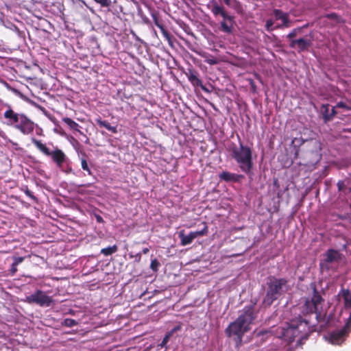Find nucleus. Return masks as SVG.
Listing matches in <instances>:
<instances>
[{"instance_id":"nucleus-1","label":"nucleus","mask_w":351,"mask_h":351,"mask_svg":"<svg viewBox=\"0 0 351 351\" xmlns=\"http://www.w3.org/2000/svg\"><path fill=\"white\" fill-rule=\"evenodd\" d=\"M258 314L255 304L244 306L235 321L226 328V335L229 337L235 336L237 341H241L243 336L250 330V326L258 317Z\"/></svg>"},{"instance_id":"nucleus-2","label":"nucleus","mask_w":351,"mask_h":351,"mask_svg":"<svg viewBox=\"0 0 351 351\" xmlns=\"http://www.w3.org/2000/svg\"><path fill=\"white\" fill-rule=\"evenodd\" d=\"M313 289L312 295L310 298H306L304 305V311L306 313H315L316 319L318 322H323L321 327H326L329 325L330 316L326 317V311L323 308L324 299L321 293L317 291L316 285L314 283L311 285Z\"/></svg>"},{"instance_id":"nucleus-3","label":"nucleus","mask_w":351,"mask_h":351,"mask_svg":"<svg viewBox=\"0 0 351 351\" xmlns=\"http://www.w3.org/2000/svg\"><path fill=\"white\" fill-rule=\"evenodd\" d=\"M310 332L308 322L301 317L291 320L286 327L282 328V337L289 342H293L295 337L307 339Z\"/></svg>"},{"instance_id":"nucleus-4","label":"nucleus","mask_w":351,"mask_h":351,"mask_svg":"<svg viewBox=\"0 0 351 351\" xmlns=\"http://www.w3.org/2000/svg\"><path fill=\"white\" fill-rule=\"evenodd\" d=\"M231 152L232 158L237 162L241 171L251 174L253 167L252 148L239 141V147L234 145Z\"/></svg>"},{"instance_id":"nucleus-5","label":"nucleus","mask_w":351,"mask_h":351,"mask_svg":"<svg viewBox=\"0 0 351 351\" xmlns=\"http://www.w3.org/2000/svg\"><path fill=\"white\" fill-rule=\"evenodd\" d=\"M287 282L288 281L285 278H269L267 283V289L263 299V304L267 306H271L281 295L283 288Z\"/></svg>"},{"instance_id":"nucleus-6","label":"nucleus","mask_w":351,"mask_h":351,"mask_svg":"<svg viewBox=\"0 0 351 351\" xmlns=\"http://www.w3.org/2000/svg\"><path fill=\"white\" fill-rule=\"evenodd\" d=\"M25 301L30 304H36L40 306H49L53 302L52 298L40 290H37L35 293L27 296Z\"/></svg>"},{"instance_id":"nucleus-7","label":"nucleus","mask_w":351,"mask_h":351,"mask_svg":"<svg viewBox=\"0 0 351 351\" xmlns=\"http://www.w3.org/2000/svg\"><path fill=\"white\" fill-rule=\"evenodd\" d=\"M348 334L346 327L340 330H336L332 332L329 336V341L335 345H339L345 340V337Z\"/></svg>"},{"instance_id":"nucleus-8","label":"nucleus","mask_w":351,"mask_h":351,"mask_svg":"<svg viewBox=\"0 0 351 351\" xmlns=\"http://www.w3.org/2000/svg\"><path fill=\"white\" fill-rule=\"evenodd\" d=\"M189 81L194 86L200 87L203 90L208 92V89L203 85L202 81L199 78L198 72L194 69H189L186 73Z\"/></svg>"},{"instance_id":"nucleus-9","label":"nucleus","mask_w":351,"mask_h":351,"mask_svg":"<svg viewBox=\"0 0 351 351\" xmlns=\"http://www.w3.org/2000/svg\"><path fill=\"white\" fill-rule=\"evenodd\" d=\"M49 156H51L52 160L59 167L62 166L66 159V156L63 151L58 147H56L53 151L51 152V154Z\"/></svg>"},{"instance_id":"nucleus-10","label":"nucleus","mask_w":351,"mask_h":351,"mask_svg":"<svg viewBox=\"0 0 351 351\" xmlns=\"http://www.w3.org/2000/svg\"><path fill=\"white\" fill-rule=\"evenodd\" d=\"M152 16L154 21V24L160 29V32L165 38L169 42L171 40V34L165 29L162 21L159 19L158 14L152 13Z\"/></svg>"},{"instance_id":"nucleus-11","label":"nucleus","mask_w":351,"mask_h":351,"mask_svg":"<svg viewBox=\"0 0 351 351\" xmlns=\"http://www.w3.org/2000/svg\"><path fill=\"white\" fill-rule=\"evenodd\" d=\"M219 178L221 180L226 182H239L244 178V176L242 174L230 173L229 171H223L219 174Z\"/></svg>"},{"instance_id":"nucleus-12","label":"nucleus","mask_w":351,"mask_h":351,"mask_svg":"<svg viewBox=\"0 0 351 351\" xmlns=\"http://www.w3.org/2000/svg\"><path fill=\"white\" fill-rule=\"evenodd\" d=\"M312 45V41L305 38H300L297 39L296 50L300 53L305 51H308V48Z\"/></svg>"},{"instance_id":"nucleus-13","label":"nucleus","mask_w":351,"mask_h":351,"mask_svg":"<svg viewBox=\"0 0 351 351\" xmlns=\"http://www.w3.org/2000/svg\"><path fill=\"white\" fill-rule=\"evenodd\" d=\"M179 238L180 239V243L183 246L191 244L195 239L193 232L186 235L183 230L179 232Z\"/></svg>"},{"instance_id":"nucleus-14","label":"nucleus","mask_w":351,"mask_h":351,"mask_svg":"<svg viewBox=\"0 0 351 351\" xmlns=\"http://www.w3.org/2000/svg\"><path fill=\"white\" fill-rule=\"evenodd\" d=\"M95 122L100 128H104L113 134H117L118 132L117 126L111 125L109 122L106 120H102L101 118L96 119Z\"/></svg>"},{"instance_id":"nucleus-15","label":"nucleus","mask_w":351,"mask_h":351,"mask_svg":"<svg viewBox=\"0 0 351 351\" xmlns=\"http://www.w3.org/2000/svg\"><path fill=\"white\" fill-rule=\"evenodd\" d=\"M340 258V254L338 251L332 249L328 250L326 253V259L325 261L326 263H332L333 261H336L339 260Z\"/></svg>"},{"instance_id":"nucleus-16","label":"nucleus","mask_w":351,"mask_h":351,"mask_svg":"<svg viewBox=\"0 0 351 351\" xmlns=\"http://www.w3.org/2000/svg\"><path fill=\"white\" fill-rule=\"evenodd\" d=\"M233 21H229V20H223L220 23V28L221 30L225 33L230 34L232 32L233 29Z\"/></svg>"},{"instance_id":"nucleus-17","label":"nucleus","mask_w":351,"mask_h":351,"mask_svg":"<svg viewBox=\"0 0 351 351\" xmlns=\"http://www.w3.org/2000/svg\"><path fill=\"white\" fill-rule=\"evenodd\" d=\"M339 295L343 299L344 306L346 308H351V293L348 289H342L339 293Z\"/></svg>"},{"instance_id":"nucleus-18","label":"nucleus","mask_w":351,"mask_h":351,"mask_svg":"<svg viewBox=\"0 0 351 351\" xmlns=\"http://www.w3.org/2000/svg\"><path fill=\"white\" fill-rule=\"evenodd\" d=\"M32 141L36 147L45 155L49 156L51 154V150L46 146L45 144L35 138H32Z\"/></svg>"},{"instance_id":"nucleus-19","label":"nucleus","mask_w":351,"mask_h":351,"mask_svg":"<svg viewBox=\"0 0 351 351\" xmlns=\"http://www.w3.org/2000/svg\"><path fill=\"white\" fill-rule=\"evenodd\" d=\"M62 121L64 123H66L70 128V129L80 132V125L77 123H76L75 121H74L73 119H71V118L64 117V118H62Z\"/></svg>"},{"instance_id":"nucleus-20","label":"nucleus","mask_w":351,"mask_h":351,"mask_svg":"<svg viewBox=\"0 0 351 351\" xmlns=\"http://www.w3.org/2000/svg\"><path fill=\"white\" fill-rule=\"evenodd\" d=\"M34 128V123L31 122L25 116H23V134L32 132Z\"/></svg>"},{"instance_id":"nucleus-21","label":"nucleus","mask_w":351,"mask_h":351,"mask_svg":"<svg viewBox=\"0 0 351 351\" xmlns=\"http://www.w3.org/2000/svg\"><path fill=\"white\" fill-rule=\"evenodd\" d=\"M118 250L117 245H114L112 246H108L107 247L103 248L101 250V253L104 256H110L114 253H115Z\"/></svg>"},{"instance_id":"nucleus-22","label":"nucleus","mask_w":351,"mask_h":351,"mask_svg":"<svg viewBox=\"0 0 351 351\" xmlns=\"http://www.w3.org/2000/svg\"><path fill=\"white\" fill-rule=\"evenodd\" d=\"M81 167H82V169L86 171L88 175L89 176H93V171H91V169H90L89 167V165H88V161L86 159L85 157H82L81 159Z\"/></svg>"},{"instance_id":"nucleus-23","label":"nucleus","mask_w":351,"mask_h":351,"mask_svg":"<svg viewBox=\"0 0 351 351\" xmlns=\"http://www.w3.org/2000/svg\"><path fill=\"white\" fill-rule=\"evenodd\" d=\"M307 25L303 26V27H296V28H294L293 29L291 30V32H290L287 36V38L288 39H292V38H294L295 37H296L299 34L301 33L302 32V29L306 27Z\"/></svg>"},{"instance_id":"nucleus-24","label":"nucleus","mask_w":351,"mask_h":351,"mask_svg":"<svg viewBox=\"0 0 351 351\" xmlns=\"http://www.w3.org/2000/svg\"><path fill=\"white\" fill-rule=\"evenodd\" d=\"M322 113L323 115V119L325 123H327L330 121V120H328V117H330V113H329V104H323L322 106Z\"/></svg>"},{"instance_id":"nucleus-25","label":"nucleus","mask_w":351,"mask_h":351,"mask_svg":"<svg viewBox=\"0 0 351 351\" xmlns=\"http://www.w3.org/2000/svg\"><path fill=\"white\" fill-rule=\"evenodd\" d=\"M4 117L7 119H12L13 122L14 123H16L19 121L18 114L14 113V112L12 110H8L5 111Z\"/></svg>"},{"instance_id":"nucleus-26","label":"nucleus","mask_w":351,"mask_h":351,"mask_svg":"<svg viewBox=\"0 0 351 351\" xmlns=\"http://www.w3.org/2000/svg\"><path fill=\"white\" fill-rule=\"evenodd\" d=\"M337 188H338V190L339 191H342L344 193L347 194L350 192H351V189L350 188H348L344 182L342 181V180H339L337 184Z\"/></svg>"},{"instance_id":"nucleus-27","label":"nucleus","mask_w":351,"mask_h":351,"mask_svg":"<svg viewBox=\"0 0 351 351\" xmlns=\"http://www.w3.org/2000/svg\"><path fill=\"white\" fill-rule=\"evenodd\" d=\"M282 24L277 25L275 28L276 29H283L289 27L291 26V22L289 18V15L285 17L284 20L282 21Z\"/></svg>"},{"instance_id":"nucleus-28","label":"nucleus","mask_w":351,"mask_h":351,"mask_svg":"<svg viewBox=\"0 0 351 351\" xmlns=\"http://www.w3.org/2000/svg\"><path fill=\"white\" fill-rule=\"evenodd\" d=\"M204 227L202 230H199V231L193 232V234H194L195 238H196L197 237L205 236L208 234V226H206L205 222L204 223Z\"/></svg>"},{"instance_id":"nucleus-29","label":"nucleus","mask_w":351,"mask_h":351,"mask_svg":"<svg viewBox=\"0 0 351 351\" xmlns=\"http://www.w3.org/2000/svg\"><path fill=\"white\" fill-rule=\"evenodd\" d=\"M202 56L205 58V62L210 65H215L218 63L217 59L210 55Z\"/></svg>"},{"instance_id":"nucleus-30","label":"nucleus","mask_w":351,"mask_h":351,"mask_svg":"<svg viewBox=\"0 0 351 351\" xmlns=\"http://www.w3.org/2000/svg\"><path fill=\"white\" fill-rule=\"evenodd\" d=\"M64 326L67 327H73L77 324V322L75 319L71 318H66L62 324Z\"/></svg>"},{"instance_id":"nucleus-31","label":"nucleus","mask_w":351,"mask_h":351,"mask_svg":"<svg viewBox=\"0 0 351 351\" xmlns=\"http://www.w3.org/2000/svg\"><path fill=\"white\" fill-rule=\"evenodd\" d=\"M273 185L274 187H276L277 189V190H278L277 196H278V197L280 198L282 196V191L280 189V183H279L278 178H274Z\"/></svg>"},{"instance_id":"nucleus-32","label":"nucleus","mask_w":351,"mask_h":351,"mask_svg":"<svg viewBox=\"0 0 351 351\" xmlns=\"http://www.w3.org/2000/svg\"><path fill=\"white\" fill-rule=\"evenodd\" d=\"M223 9V8L222 6H220V5H218L216 4L213 6L211 11L215 16H217V15H220Z\"/></svg>"},{"instance_id":"nucleus-33","label":"nucleus","mask_w":351,"mask_h":351,"mask_svg":"<svg viewBox=\"0 0 351 351\" xmlns=\"http://www.w3.org/2000/svg\"><path fill=\"white\" fill-rule=\"evenodd\" d=\"M94 1L103 8H108L111 5V0H94Z\"/></svg>"},{"instance_id":"nucleus-34","label":"nucleus","mask_w":351,"mask_h":351,"mask_svg":"<svg viewBox=\"0 0 351 351\" xmlns=\"http://www.w3.org/2000/svg\"><path fill=\"white\" fill-rule=\"evenodd\" d=\"M159 266H160V263L158 262V261L157 259L155 258L151 261L150 268L153 271H157Z\"/></svg>"},{"instance_id":"nucleus-35","label":"nucleus","mask_w":351,"mask_h":351,"mask_svg":"<svg viewBox=\"0 0 351 351\" xmlns=\"http://www.w3.org/2000/svg\"><path fill=\"white\" fill-rule=\"evenodd\" d=\"M22 261V257H19L15 259V261L12 265L11 271L12 274L15 273L16 271V265H19Z\"/></svg>"},{"instance_id":"nucleus-36","label":"nucleus","mask_w":351,"mask_h":351,"mask_svg":"<svg viewBox=\"0 0 351 351\" xmlns=\"http://www.w3.org/2000/svg\"><path fill=\"white\" fill-rule=\"evenodd\" d=\"M273 25H274V21L271 19L267 20L266 23H265V28H266L267 31L271 32L272 30H274ZM274 29H276V28L274 27Z\"/></svg>"},{"instance_id":"nucleus-37","label":"nucleus","mask_w":351,"mask_h":351,"mask_svg":"<svg viewBox=\"0 0 351 351\" xmlns=\"http://www.w3.org/2000/svg\"><path fill=\"white\" fill-rule=\"evenodd\" d=\"M285 12L279 9H274V14L276 20H280V17L285 14Z\"/></svg>"},{"instance_id":"nucleus-38","label":"nucleus","mask_w":351,"mask_h":351,"mask_svg":"<svg viewBox=\"0 0 351 351\" xmlns=\"http://www.w3.org/2000/svg\"><path fill=\"white\" fill-rule=\"evenodd\" d=\"M25 193L26 195L28 196L34 203H36L38 202L37 198L33 195V193L27 188L25 190Z\"/></svg>"},{"instance_id":"nucleus-39","label":"nucleus","mask_w":351,"mask_h":351,"mask_svg":"<svg viewBox=\"0 0 351 351\" xmlns=\"http://www.w3.org/2000/svg\"><path fill=\"white\" fill-rule=\"evenodd\" d=\"M336 108H344V109H346L347 110H351V106H348L346 104H345L343 101L338 102L337 104V105H336Z\"/></svg>"},{"instance_id":"nucleus-40","label":"nucleus","mask_w":351,"mask_h":351,"mask_svg":"<svg viewBox=\"0 0 351 351\" xmlns=\"http://www.w3.org/2000/svg\"><path fill=\"white\" fill-rule=\"evenodd\" d=\"M220 16H221L223 19V20H229V21H233L234 17L232 16L228 15V13L223 9L221 11Z\"/></svg>"},{"instance_id":"nucleus-41","label":"nucleus","mask_w":351,"mask_h":351,"mask_svg":"<svg viewBox=\"0 0 351 351\" xmlns=\"http://www.w3.org/2000/svg\"><path fill=\"white\" fill-rule=\"evenodd\" d=\"M304 143V141L302 140V138H293V140L292 141V144L294 145V146H300L301 145L302 143Z\"/></svg>"},{"instance_id":"nucleus-42","label":"nucleus","mask_w":351,"mask_h":351,"mask_svg":"<svg viewBox=\"0 0 351 351\" xmlns=\"http://www.w3.org/2000/svg\"><path fill=\"white\" fill-rule=\"evenodd\" d=\"M129 256L130 258H134L135 259V261L136 263H140L141 262V253L139 252V253H137L135 255H132L131 253L129 254Z\"/></svg>"},{"instance_id":"nucleus-43","label":"nucleus","mask_w":351,"mask_h":351,"mask_svg":"<svg viewBox=\"0 0 351 351\" xmlns=\"http://www.w3.org/2000/svg\"><path fill=\"white\" fill-rule=\"evenodd\" d=\"M169 338H170V335L169 334L166 335L165 336V337L163 338L162 342L160 343V346L162 348L165 347V345L168 343Z\"/></svg>"},{"instance_id":"nucleus-44","label":"nucleus","mask_w":351,"mask_h":351,"mask_svg":"<svg viewBox=\"0 0 351 351\" xmlns=\"http://www.w3.org/2000/svg\"><path fill=\"white\" fill-rule=\"evenodd\" d=\"M290 40L289 47L292 49H296L297 39H289Z\"/></svg>"},{"instance_id":"nucleus-45","label":"nucleus","mask_w":351,"mask_h":351,"mask_svg":"<svg viewBox=\"0 0 351 351\" xmlns=\"http://www.w3.org/2000/svg\"><path fill=\"white\" fill-rule=\"evenodd\" d=\"M335 107H333L331 110V112L330 113V117H328V120H332L333 119V117L337 114V111L335 110Z\"/></svg>"},{"instance_id":"nucleus-46","label":"nucleus","mask_w":351,"mask_h":351,"mask_svg":"<svg viewBox=\"0 0 351 351\" xmlns=\"http://www.w3.org/2000/svg\"><path fill=\"white\" fill-rule=\"evenodd\" d=\"M249 82H250V85L251 86L252 91L256 92V86L255 84L254 81L253 80L250 79L249 80Z\"/></svg>"},{"instance_id":"nucleus-47","label":"nucleus","mask_w":351,"mask_h":351,"mask_svg":"<svg viewBox=\"0 0 351 351\" xmlns=\"http://www.w3.org/2000/svg\"><path fill=\"white\" fill-rule=\"evenodd\" d=\"M95 217L96 219L97 222H98L99 223H101L104 222V219H103V218H102V217L101 215L95 214Z\"/></svg>"},{"instance_id":"nucleus-48","label":"nucleus","mask_w":351,"mask_h":351,"mask_svg":"<svg viewBox=\"0 0 351 351\" xmlns=\"http://www.w3.org/2000/svg\"><path fill=\"white\" fill-rule=\"evenodd\" d=\"M326 17L330 19H335L337 18V15L335 13H331V14H327Z\"/></svg>"},{"instance_id":"nucleus-49","label":"nucleus","mask_w":351,"mask_h":351,"mask_svg":"<svg viewBox=\"0 0 351 351\" xmlns=\"http://www.w3.org/2000/svg\"><path fill=\"white\" fill-rule=\"evenodd\" d=\"M149 252V249L148 247H145L142 250V253L144 254H147Z\"/></svg>"},{"instance_id":"nucleus-50","label":"nucleus","mask_w":351,"mask_h":351,"mask_svg":"<svg viewBox=\"0 0 351 351\" xmlns=\"http://www.w3.org/2000/svg\"><path fill=\"white\" fill-rule=\"evenodd\" d=\"M223 2L225 3L226 5H228V6H230L231 4L230 0H223Z\"/></svg>"},{"instance_id":"nucleus-51","label":"nucleus","mask_w":351,"mask_h":351,"mask_svg":"<svg viewBox=\"0 0 351 351\" xmlns=\"http://www.w3.org/2000/svg\"><path fill=\"white\" fill-rule=\"evenodd\" d=\"M320 158H321L320 155L316 154L315 162H317L320 159Z\"/></svg>"},{"instance_id":"nucleus-52","label":"nucleus","mask_w":351,"mask_h":351,"mask_svg":"<svg viewBox=\"0 0 351 351\" xmlns=\"http://www.w3.org/2000/svg\"><path fill=\"white\" fill-rule=\"evenodd\" d=\"M288 16V14L287 13H285V14L280 17V20L282 21L285 19V17H287Z\"/></svg>"},{"instance_id":"nucleus-53","label":"nucleus","mask_w":351,"mask_h":351,"mask_svg":"<svg viewBox=\"0 0 351 351\" xmlns=\"http://www.w3.org/2000/svg\"><path fill=\"white\" fill-rule=\"evenodd\" d=\"M16 93H17L20 96H22V94L19 92V91H17L16 89H13Z\"/></svg>"},{"instance_id":"nucleus-54","label":"nucleus","mask_w":351,"mask_h":351,"mask_svg":"<svg viewBox=\"0 0 351 351\" xmlns=\"http://www.w3.org/2000/svg\"><path fill=\"white\" fill-rule=\"evenodd\" d=\"M84 186H86V187H88L90 186V184H84L83 185Z\"/></svg>"},{"instance_id":"nucleus-55","label":"nucleus","mask_w":351,"mask_h":351,"mask_svg":"<svg viewBox=\"0 0 351 351\" xmlns=\"http://www.w3.org/2000/svg\"><path fill=\"white\" fill-rule=\"evenodd\" d=\"M34 66L37 69L38 68V65L37 64H34Z\"/></svg>"},{"instance_id":"nucleus-56","label":"nucleus","mask_w":351,"mask_h":351,"mask_svg":"<svg viewBox=\"0 0 351 351\" xmlns=\"http://www.w3.org/2000/svg\"><path fill=\"white\" fill-rule=\"evenodd\" d=\"M31 1H37V0H30Z\"/></svg>"}]
</instances>
